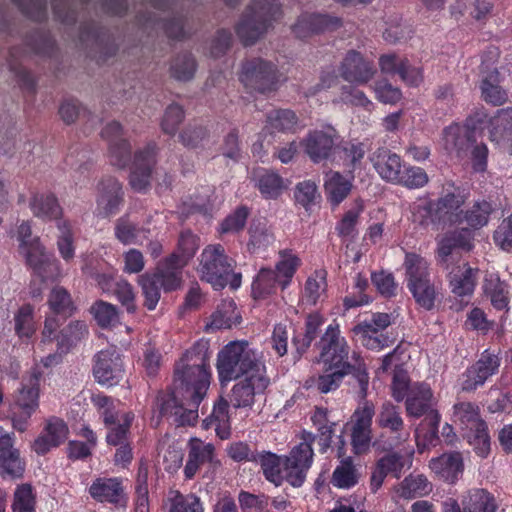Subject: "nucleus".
Masks as SVG:
<instances>
[{"mask_svg":"<svg viewBox=\"0 0 512 512\" xmlns=\"http://www.w3.org/2000/svg\"><path fill=\"white\" fill-rule=\"evenodd\" d=\"M315 346L319 350L320 360L328 367H344L359 362L366 364L359 351H352L344 336L341 335L340 325L333 320L320 336Z\"/></svg>","mask_w":512,"mask_h":512,"instance_id":"6e6552de","label":"nucleus"},{"mask_svg":"<svg viewBox=\"0 0 512 512\" xmlns=\"http://www.w3.org/2000/svg\"><path fill=\"white\" fill-rule=\"evenodd\" d=\"M299 118L291 109H274L267 113L265 128L282 133H295Z\"/></svg>","mask_w":512,"mask_h":512,"instance_id":"13d9d810","label":"nucleus"},{"mask_svg":"<svg viewBox=\"0 0 512 512\" xmlns=\"http://www.w3.org/2000/svg\"><path fill=\"white\" fill-rule=\"evenodd\" d=\"M91 402L102 418L107 432L114 431L118 427L125 428L126 423H128V429H131L135 415L132 411L120 410V401L114 400L103 393H98L92 395Z\"/></svg>","mask_w":512,"mask_h":512,"instance_id":"b1692460","label":"nucleus"},{"mask_svg":"<svg viewBox=\"0 0 512 512\" xmlns=\"http://www.w3.org/2000/svg\"><path fill=\"white\" fill-rule=\"evenodd\" d=\"M123 127L117 121L108 123L101 131V137L109 142V157L112 165L125 168L131 161V144L122 137Z\"/></svg>","mask_w":512,"mask_h":512,"instance_id":"a878e982","label":"nucleus"},{"mask_svg":"<svg viewBox=\"0 0 512 512\" xmlns=\"http://www.w3.org/2000/svg\"><path fill=\"white\" fill-rule=\"evenodd\" d=\"M375 422L381 433L374 445L381 451L395 449L410 437V431L402 417L401 408L389 401L381 405Z\"/></svg>","mask_w":512,"mask_h":512,"instance_id":"9d476101","label":"nucleus"},{"mask_svg":"<svg viewBox=\"0 0 512 512\" xmlns=\"http://www.w3.org/2000/svg\"><path fill=\"white\" fill-rule=\"evenodd\" d=\"M38 397L39 377L33 374L29 378V383L22 384V387L18 389L15 397V408L35 411L38 406Z\"/></svg>","mask_w":512,"mask_h":512,"instance_id":"e2e57ef3","label":"nucleus"},{"mask_svg":"<svg viewBox=\"0 0 512 512\" xmlns=\"http://www.w3.org/2000/svg\"><path fill=\"white\" fill-rule=\"evenodd\" d=\"M352 186V182L341 173L333 172L324 184L330 204L335 207L342 203L350 194Z\"/></svg>","mask_w":512,"mask_h":512,"instance_id":"bf43d9fd","label":"nucleus"},{"mask_svg":"<svg viewBox=\"0 0 512 512\" xmlns=\"http://www.w3.org/2000/svg\"><path fill=\"white\" fill-rule=\"evenodd\" d=\"M89 312L101 329H113L120 324L119 309L107 301L96 300L91 305Z\"/></svg>","mask_w":512,"mask_h":512,"instance_id":"603ef678","label":"nucleus"},{"mask_svg":"<svg viewBox=\"0 0 512 512\" xmlns=\"http://www.w3.org/2000/svg\"><path fill=\"white\" fill-rule=\"evenodd\" d=\"M156 155L157 145L154 142L135 152L129 175V184L133 190L142 192L150 186Z\"/></svg>","mask_w":512,"mask_h":512,"instance_id":"412c9836","label":"nucleus"},{"mask_svg":"<svg viewBox=\"0 0 512 512\" xmlns=\"http://www.w3.org/2000/svg\"><path fill=\"white\" fill-rule=\"evenodd\" d=\"M327 291V271L315 270L305 281L300 301L303 305L316 306L324 301Z\"/></svg>","mask_w":512,"mask_h":512,"instance_id":"4c0bfd02","label":"nucleus"},{"mask_svg":"<svg viewBox=\"0 0 512 512\" xmlns=\"http://www.w3.org/2000/svg\"><path fill=\"white\" fill-rule=\"evenodd\" d=\"M254 463L260 465L265 479L275 486H281L284 482L281 457L270 451H262L256 454Z\"/></svg>","mask_w":512,"mask_h":512,"instance_id":"3c124183","label":"nucleus"},{"mask_svg":"<svg viewBox=\"0 0 512 512\" xmlns=\"http://www.w3.org/2000/svg\"><path fill=\"white\" fill-rule=\"evenodd\" d=\"M429 467L440 479L450 484L456 483L464 471L463 458L460 452L443 453L436 458H432Z\"/></svg>","mask_w":512,"mask_h":512,"instance_id":"72a5a7b5","label":"nucleus"},{"mask_svg":"<svg viewBox=\"0 0 512 512\" xmlns=\"http://www.w3.org/2000/svg\"><path fill=\"white\" fill-rule=\"evenodd\" d=\"M25 470L26 461L14 446L13 433L0 427V477L3 480H18L23 478Z\"/></svg>","mask_w":512,"mask_h":512,"instance_id":"a211bd4d","label":"nucleus"},{"mask_svg":"<svg viewBox=\"0 0 512 512\" xmlns=\"http://www.w3.org/2000/svg\"><path fill=\"white\" fill-rule=\"evenodd\" d=\"M369 160L379 177L394 184L405 162L402 157L387 147H379L369 156Z\"/></svg>","mask_w":512,"mask_h":512,"instance_id":"c756f323","label":"nucleus"},{"mask_svg":"<svg viewBox=\"0 0 512 512\" xmlns=\"http://www.w3.org/2000/svg\"><path fill=\"white\" fill-rule=\"evenodd\" d=\"M493 211L494 207L491 202L487 200L475 201L469 209L462 210L461 224L465 222L472 230H479L488 224Z\"/></svg>","mask_w":512,"mask_h":512,"instance_id":"8fccbe9b","label":"nucleus"},{"mask_svg":"<svg viewBox=\"0 0 512 512\" xmlns=\"http://www.w3.org/2000/svg\"><path fill=\"white\" fill-rule=\"evenodd\" d=\"M255 186L265 199H277L287 189L284 179L277 172L266 169L257 174Z\"/></svg>","mask_w":512,"mask_h":512,"instance_id":"49530a36","label":"nucleus"},{"mask_svg":"<svg viewBox=\"0 0 512 512\" xmlns=\"http://www.w3.org/2000/svg\"><path fill=\"white\" fill-rule=\"evenodd\" d=\"M500 364L501 358L498 354L491 352L489 349L484 350L480 358L462 374V390L471 392L484 385L489 377L498 372Z\"/></svg>","mask_w":512,"mask_h":512,"instance_id":"6ab92c4d","label":"nucleus"},{"mask_svg":"<svg viewBox=\"0 0 512 512\" xmlns=\"http://www.w3.org/2000/svg\"><path fill=\"white\" fill-rule=\"evenodd\" d=\"M183 277L165 264L158 261L152 272L139 276L138 284L144 297L143 306L153 311L161 298V291L166 293L178 290L182 286Z\"/></svg>","mask_w":512,"mask_h":512,"instance_id":"1a4fd4ad","label":"nucleus"},{"mask_svg":"<svg viewBox=\"0 0 512 512\" xmlns=\"http://www.w3.org/2000/svg\"><path fill=\"white\" fill-rule=\"evenodd\" d=\"M342 26L341 18L327 13H302L292 26L293 34L306 40L314 35L333 32Z\"/></svg>","mask_w":512,"mask_h":512,"instance_id":"aec40b11","label":"nucleus"},{"mask_svg":"<svg viewBox=\"0 0 512 512\" xmlns=\"http://www.w3.org/2000/svg\"><path fill=\"white\" fill-rule=\"evenodd\" d=\"M88 494L95 502L109 504L118 510H125L129 502L125 479L120 476L96 477L88 487Z\"/></svg>","mask_w":512,"mask_h":512,"instance_id":"4468645a","label":"nucleus"},{"mask_svg":"<svg viewBox=\"0 0 512 512\" xmlns=\"http://www.w3.org/2000/svg\"><path fill=\"white\" fill-rule=\"evenodd\" d=\"M37 495L29 483L17 485L13 494L12 512H35Z\"/></svg>","mask_w":512,"mask_h":512,"instance_id":"0e129e2a","label":"nucleus"},{"mask_svg":"<svg viewBox=\"0 0 512 512\" xmlns=\"http://www.w3.org/2000/svg\"><path fill=\"white\" fill-rule=\"evenodd\" d=\"M374 415L373 403L365 401L351 416V445L356 455L364 454L370 449Z\"/></svg>","mask_w":512,"mask_h":512,"instance_id":"f3484780","label":"nucleus"},{"mask_svg":"<svg viewBox=\"0 0 512 512\" xmlns=\"http://www.w3.org/2000/svg\"><path fill=\"white\" fill-rule=\"evenodd\" d=\"M278 69L272 62L256 57L245 60L241 65L239 81L249 91L266 94L277 89Z\"/></svg>","mask_w":512,"mask_h":512,"instance_id":"ddd939ff","label":"nucleus"},{"mask_svg":"<svg viewBox=\"0 0 512 512\" xmlns=\"http://www.w3.org/2000/svg\"><path fill=\"white\" fill-rule=\"evenodd\" d=\"M216 370L222 386L251 375L267 374L261 353L252 349L246 340L230 341L217 354Z\"/></svg>","mask_w":512,"mask_h":512,"instance_id":"7ed1b4c3","label":"nucleus"},{"mask_svg":"<svg viewBox=\"0 0 512 512\" xmlns=\"http://www.w3.org/2000/svg\"><path fill=\"white\" fill-rule=\"evenodd\" d=\"M88 335V327L84 321H71L57 336V351L68 353Z\"/></svg>","mask_w":512,"mask_h":512,"instance_id":"864d4df0","label":"nucleus"},{"mask_svg":"<svg viewBox=\"0 0 512 512\" xmlns=\"http://www.w3.org/2000/svg\"><path fill=\"white\" fill-rule=\"evenodd\" d=\"M209 358L207 344L197 342L175 363L174 384L180 395L194 396L197 400L206 397L212 380Z\"/></svg>","mask_w":512,"mask_h":512,"instance_id":"f03ea898","label":"nucleus"},{"mask_svg":"<svg viewBox=\"0 0 512 512\" xmlns=\"http://www.w3.org/2000/svg\"><path fill=\"white\" fill-rule=\"evenodd\" d=\"M300 443L294 446L289 455L283 461V478L293 487H301L312 466L314 452L312 445L315 437L312 432L303 430L300 435Z\"/></svg>","mask_w":512,"mask_h":512,"instance_id":"9b49d317","label":"nucleus"},{"mask_svg":"<svg viewBox=\"0 0 512 512\" xmlns=\"http://www.w3.org/2000/svg\"><path fill=\"white\" fill-rule=\"evenodd\" d=\"M93 376L101 385H117L124 375L121 355L113 348L99 351L94 356Z\"/></svg>","mask_w":512,"mask_h":512,"instance_id":"5701e85b","label":"nucleus"},{"mask_svg":"<svg viewBox=\"0 0 512 512\" xmlns=\"http://www.w3.org/2000/svg\"><path fill=\"white\" fill-rule=\"evenodd\" d=\"M230 405L225 397L219 396L214 402L211 414L203 421L205 428H214L216 435L222 440L231 435Z\"/></svg>","mask_w":512,"mask_h":512,"instance_id":"e433bc0d","label":"nucleus"},{"mask_svg":"<svg viewBox=\"0 0 512 512\" xmlns=\"http://www.w3.org/2000/svg\"><path fill=\"white\" fill-rule=\"evenodd\" d=\"M336 137L334 128L310 130L301 140L300 146L308 158L315 164L336 160Z\"/></svg>","mask_w":512,"mask_h":512,"instance_id":"2eb2a0df","label":"nucleus"},{"mask_svg":"<svg viewBox=\"0 0 512 512\" xmlns=\"http://www.w3.org/2000/svg\"><path fill=\"white\" fill-rule=\"evenodd\" d=\"M483 100L494 106L503 105L507 99V92L500 86V73L494 69L487 73L480 83Z\"/></svg>","mask_w":512,"mask_h":512,"instance_id":"09e8293b","label":"nucleus"},{"mask_svg":"<svg viewBox=\"0 0 512 512\" xmlns=\"http://www.w3.org/2000/svg\"><path fill=\"white\" fill-rule=\"evenodd\" d=\"M328 369L331 370L330 373L307 379L304 387L307 389L315 388L319 393L327 394L338 389L345 376L352 375L359 384L362 397H366L369 385V373L366 364L357 362L344 367H328Z\"/></svg>","mask_w":512,"mask_h":512,"instance_id":"f8f14e48","label":"nucleus"},{"mask_svg":"<svg viewBox=\"0 0 512 512\" xmlns=\"http://www.w3.org/2000/svg\"><path fill=\"white\" fill-rule=\"evenodd\" d=\"M352 332L359 337L361 344L368 350L380 351L394 343V339L388 334L375 332L369 325H355Z\"/></svg>","mask_w":512,"mask_h":512,"instance_id":"052dcab7","label":"nucleus"},{"mask_svg":"<svg viewBox=\"0 0 512 512\" xmlns=\"http://www.w3.org/2000/svg\"><path fill=\"white\" fill-rule=\"evenodd\" d=\"M281 16L278 0H253L235 26L236 35L243 46H251Z\"/></svg>","mask_w":512,"mask_h":512,"instance_id":"423d86ee","label":"nucleus"},{"mask_svg":"<svg viewBox=\"0 0 512 512\" xmlns=\"http://www.w3.org/2000/svg\"><path fill=\"white\" fill-rule=\"evenodd\" d=\"M415 303L426 311H431L435 307L438 291L431 280L409 287Z\"/></svg>","mask_w":512,"mask_h":512,"instance_id":"774afa93","label":"nucleus"},{"mask_svg":"<svg viewBox=\"0 0 512 512\" xmlns=\"http://www.w3.org/2000/svg\"><path fill=\"white\" fill-rule=\"evenodd\" d=\"M236 261L221 244L207 245L201 252L198 272L201 280L210 283L215 290L228 284L233 289L241 285V274L235 273Z\"/></svg>","mask_w":512,"mask_h":512,"instance_id":"39448f33","label":"nucleus"},{"mask_svg":"<svg viewBox=\"0 0 512 512\" xmlns=\"http://www.w3.org/2000/svg\"><path fill=\"white\" fill-rule=\"evenodd\" d=\"M48 307L53 315L63 320L71 317L77 311V307L71 294L62 286H55L48 295Z\"/></svg>","mask_w":512,"mask_h":512,"instance_id":"a18cd8bd","label":"nucleus"},{"mask_svg":"<svg viewBox=\"0 0 512 512\" xmlns=\"http://www.w3.org/2000/svg\"><path fill=\"white\" fill-rule=\"evenodd\" d=\"M29 207L33 215L43 221H61L63 209L58 198L52 192H35L32 194Z\"/></svg>","mask_w":512,"mask_h":512,"instance_id":"f704fd0d","label":"nucleus"},{"mask_svg":"<svg viewBox=\"0 0 512 512\" xmlns=\"http://www.w3.org/2000/svg\"><path fill=\"white\" fill-rule=\"evenodd\" d=\"M125 203V192L115 177L103 178L97 185L96 216L107 219L115 216Z\"/></svg>","mask_w":512,"mask_h":512,"instance_id":"dca6fc26","label":"nucleus"},{"mask_svg":"<svg viewBox=\"0 0 512 512\" xmlns=\"http://www.w3.org/2000/svg\"><path fill=\"white\" fill-rule=\"evenodd\" d=\"M198 240L199 238L190 230L182 231L178 239L177 251L161 260L183 277L184 267L194 257L198 249Z\"/></svg>","mask_w":512,"mask_h":512,"instance_id":"473e14b6","label":"nucleus"},{"mask_svg":"<svg viewBox=\"0 0 512 512\" xmlns=\"http://www.w3.org/2000/svg\"><path fill=\"white\" fill-rule=\"evenodd\" d=\"M252 296L256 300L266 299L280 289L277 275L271 268H261L252 282Z\"/></svg>","mask_w":512,"mask_h":512,"instance_id":"5fc2aeb1","label":"nucleus"},{"mask_svg":"<svg viewBox=\"0 0 512 512\" xmlns=\"http://www.w3.org/2000/svg\"><path fill=\"white\" fill-rule=\"evenodd\" d=\"M403 268L407 288L431 280L429 263L418 253L406 252Z\"/></svg>","mask_w":512,"mask_h":512,"instance_id":"ea45409f","label":"nucleus"},{"mask_svg":"<svg viewBox=\"0 0 512 512\" xmlns=\"http://www.w3.org/2000/svg\"><path fill=\"white\" fill-rule=\"evenodd\" d=\"M270 385L268 374L251 375L236 382L229 395V402L235 409L252 408L255 396L263 394Z\"/></svg>","mask_w":512,"mask_h":512,"instance_id":"4be33fe9","label":"nucleus"},{"mask_svg":"<svg viewBox=\"0 0 512 512\" xmlns=\"http://www.w3.org/2000/svg\"><path fill=\"white\" fill-rule=\"evenodd\" d=\"M428 182L429 177L423 168L404 164L394 184L408 189H420L426 186Z\"/></svg>","mask_w":512,"mask_h":512,"instance_id":"338daca9","label":"nucleus"},{"mask_svg":"<svg viewBox=\"0 0 512 512\" xmlns=\"http://www.w3.org/2000/svg\"><path fill=\"white\" fill-rule=\"evenodd\" d=\"M453 420L460 427L462 436L482 458L490 452V436L480 408L472 402H459L453 406Z\"/></svg>","mask_w":512,"mask_h":512,"instance_id":"0eeeda50","label":"nucleus"},{"mask_svg":"<svg viewBox=\"0 0 512 512\" xmlns=\"http://www.w3.org/2000/svg\"><path fill=\"white\" fill-rule=\"evenodd\" d=\"M477 271L468 263L453 267L448 275L452 293L459 297L471 295L475 289Z\"/></svg>","mask_w":512,"mask_h":512,"instance_id":"a19ab883","label":"nucleus"},{"mask_svg":"<svg viewBox=\"0 0 512 512\" xmlns=\"http://www.w3.org/2000/svg\"><path fill=\"white\" fill-rule=\"evenodd\" d=\"M124 427H118L114 431L107 432L106 443L108 446L116 447L113 455L114 465L122 469H128L134 459V451L131 442V429H128V423Z\"/></svg>","mask_w":512,"mask_h":512,"instance_id":"2f4dec72","label":"nucleus"},{"mask_svg":"<svg viewBox=\"0 0 512 512\" xmlns=\"http://www.w3.org/2000/svg\"><path fill=\"white\" fill-rule=\"evenodd\" d=\"M187 461L183 469L186 480L193 479L206 464H212L215 458V447L199 438H191L188 442Z\"/></svg>","mask_w":512,"mask_h":512,"instance_id":"c85d7f7f","label":"nucleus"},{"mask_svg":"<svg viewBox=\"0 0 512 512\" xmlns=\"http://www.w3.org/2000/svg\"><path fill=\"white\" fill-rule=\"evenodd\" d=\"M499 506L495 496L486 489H473L468 494L466 512H497Z\"/></svg>","mask_w":512,"mask_h":512,"instance_id":"680f3d73","label":"nucleus"},{"mask_svg":"<svg viewBox=\"0 0 512 512\" xmlns=\"http://www.w3.org/2000/svg\"><path fill=\"white\" fill-rule=\"evenodd\" d=\"M278 256L273 272L278 277L281 291H284L291 285L297 270L302 265V260L291 249L280 250Z\"/></svg>","mask_w":512,"mask_h":512,"instance_id":"79ce46f5","label":"nucleus"},{"mask_svg":"<svg viewBox=\"0 0 512 512\" xmlns=\"http://www.w3.org/2000/svg\"><path fill=\"white\" fill-rule=\"evenodd\" d=\"M326 319L319 312L309 313L304 319V325L300 330H295L291 339L295 350V358H301L311 347L320 334Z\"/></svg>","mask_w":512,"mask_h":512,"instance_id":"7c9ffc66","label":"nucleus"},{"mask_svg":"<svg viewBox=\"0 0 512 512\" xmlns=\"http://www.w3.org/2000/svg\"><path fill=\"white\" fill-rule=\"evenodd\" d=\"M358 481L359 473L351 457L342 459L330 478V483L338 489H351Z\"/></svg>","mask_w":512,"mask_h":512,"instance_id":"6e6d98bb","label":"nucleus"},{"mask_svg":"<svg viewBox=\"0 0 512 512\" xmlns=\"http://www.w3.org/2000/svg\"><path fill=\"white\" fill-rule=\"evenodd\" d=\"M341 77L350 83L367 84L376 74L374 61L361 52L347 51L339 67Z\"/></svg>","mask_w":512,"mask_h":512,"instance_id":"393cba45","label":"nucleus"},{"mask_svg":"<svg viewBox=\"0 0 512 512\" xmlns=\"http://www.w3.org/2000/svg\"><path fill=\"white\" fill-rule=\"evenodd\" d=\"M483 292L492 306L499 311L507 310L510 302L509 285L497 273H489L483 280Z\"/></svg>","mask_w":512,"mask_h":512,"instance_id":"58836bf2","label":"nucleus"},{"mask_svg":"<svg viewBox=\"0 0 512 512\" xmlns=\"http://www.w3.org/2000/svg\"><path fill=\"white\" fill-rule=\"evenodd\" d=\"M468 197L469 193L463 187L446 182L436 200L426 199L413 204V222L437 230L458 226L461 224L462 207Z\"/></svg>","mask_w":512,"mask_h":512,"instance_id":"f257e3e1","label":"nucleus"},{"mask_svg":"<svg viewBox=\"0 0 512 512\" xmlns=\"http://www.w3.org/2000/svg\"><path fill=\"white\" fill-rule=\"evenodd\" d=\"M203 400H197L194 396L181 395V399L175 406L169 419L177 426H193L197 423L198 409Z\"/></svg>","mask_w":512,"mask_h":512,"instance_id":"de8ad7c7","label":"nucleus"},{"mask_svg":"<svg viewBox=\"0 0 512 512\" xmlns=\"http://www.w3.org/2000/svg\"><path fill=\"white\" fill-rule=\"evenodd\" d=\"M54 48V40L42 31H35L26 39L24 45L10 48L7 60L9 70L15 75L16 81L23 92H27L32 96L36 93L37 82L31 72L23 66L30 53L51 56Z\"/></svg>","mask_w":512,"mask_h":512,"instance_id":"20e7f679","label":"nucleus"},{"mask_svg":"<svg viewBox=\"0 0 512 512\" xmlns=\"http://www.w3.org/2000/svg\"><path fill=\"white\" fill-rule=\"evenodd\" d=\"M432 491V484L428 481L427 477L418 475L407 476L400 485V495L406 499L416 497H423Z\"/></svg>","mask_w":512,"mask_h":512,"instance_id":"69168bd1","label":"nucleus"},{"mask_svg":"<svg viewBox=\"0 0 512 512\" xmlns=\"http://www.w3.org/2000/svg\"><path fill=\"white\" fill-rule=\"evenodd\" d=\"M387 453L380 457L375 464L370 478V488L376 492L384 483L388 475L399 479L404 471L405 457L402 453L394 449L386 451Z\"/></svg>","mask_w":512,"mask_h":512,"instance_id":"cd10ccee","label":"nucleus"},{"mask_svg":"<svg viewBox=\"0 0 512 512\" xmlns=\"http://www.w3.org/2000/svg\"><path fill=\"white\" fill-rule=\"evenodd\" d=\"M241 316L232 299L222 301L212 313L210 322L206 324V332H214L220 329H229L239 324Z\"/></svg>","mask_w":512,"mask_h":512,"instance_id":"37998d69","label":"nucleus"},{"mask_svg":"<svg viewBox=\"0 0 512 512\" xmlns=\"http://www.w3.org/2000/svg\"><path fill=\"white\" fill-rule=\"evenodd\" d=\"M68 434L69 429L64 420L52 417L46 421L42 432L34 440L32 450L37 455L43 456L64 443Z\"/></svg>","mask_w":512,"mask_h":512,"instance_id":"bb28decb","label":"nucleus"},{"mask_svg":"<svg viewBox=\"0 0 512 512\" xmlns=\"http://www.w3.org/2000/svg\"><path fill=\"white\" fill-rule=\"evenodd\" d=\"M433 392L426 383H416L411 386L405 400L407 415L414 418L424 416L432 409Z\"/></svg>","mask_w":512,"mask_h":512,"instance_id":"c9c22d12","label":"nucleus"},{"mask_svg":"<svg viewBox=\"0 0 512 512\" xmlns=\"http://www.w3.org/2000/svg\"><path fill=\"white\" fill-rule=\"evenodd\" d=\"M490 140L503 143L512 155V107L500 109L493 116Z\"/></svg>","mask_w":512,"mask_h":512,"instance_id":"c03bdc74","label":"nucleus"},{"mask_svg":"<svg viewBox=\"0 0 512 512\" xmlns=\"http://www.w3.org/2000/svg\"><path fill=\"white\" fill-rule=\"evenodd\" d=\"M336 154L343 166L353 172L360 167L366 154L365 145L362 142L350 140L336 145Z\"/></svg>","mask_w":512,"mask_h":512,"instance_id":"4d7b16f0","label":"nucleus"}]
</instances>
